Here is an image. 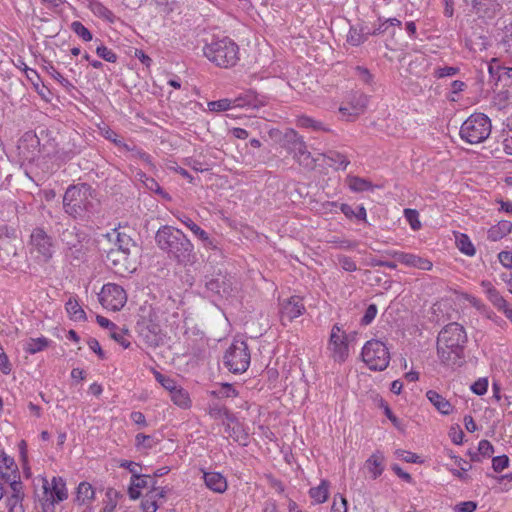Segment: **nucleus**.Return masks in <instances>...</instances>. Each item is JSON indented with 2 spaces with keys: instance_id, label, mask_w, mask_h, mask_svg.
Returning a JSON list of instances; mask_svg holds the SVG:
<instances>
[{
  "instance_id": "obj_1",
  "label": "nucleus",
  "mask_w": 512,
  "mask_h": 512,
  "mask_svg": "<svg viewBox=\"0 0 512 512\" xmlns=\"http://www.w3.org/2000/svg\"><path fill=\"white\" fill-rule=\"evenodd\" d=\"M155 242L167 258L178 265H193L197 261L194 245L180 229L170 225L161 226L155 234Z\"/></svg>"
},
{
  "instance_id": "obj_2",
  "label": "nucleus",
  "mask_w": 512,
  "mask_h": 512,
  "mask_svg": "<svg viewBox=\"0 0 512 512\" xmlns=\"http://www.w3.org/2000/svg\"><path fill=\"white\" fill-rule=\"evenodd\" d=\"M468 341L462 325L456 322L445 325L437 337V355L440 362L449 367L461 366Z\"/></svg>"
},
{
  "instance_id": "obj_3",
  "label": "nucleus",
  "mask_w": 512,
  "mask_h": 512,
  "mask_svg": "<svg viewBox=\"0 0 512 512\" xmlns=\"http://www.w3.org/2000/svg\"><path fill=\"white\" fill-rule=\"evenodd\" d=\"M95 190L87 183L70 185L63 196V209L73 219H84L95 210Z\"/></svg>"
},
{
  "instance_id": "obj_4",
  "label": "nucleus",
  "mask_w": 512,
  "mask_h": 512,
  "mask_svg": "<svg viewBox=\"0 0 512 512\" xmlns=\"http://www.w3.org/2000/svg\"><path fill=\"white\" fill-rule=\"evenodd\" d=\"M204 56L217 67L231 68L239 61V47L229 37L213 39L202 49Z\"/></svg>"
},
{
  "instance_id": "obj_5",
  "label": "nucleus",
  "mask_w": 512,
  "mask_h": 512,
  "mask_svg": "<svg viewBox=\"0 0 512 512\" xmlns=\"http://www.w3.org/2000/svg\"><path fill=\"white\" fill-rule=\"evenodd\" d=\"M490 118L483 113H473L461 125L460 137L469 144L484 142L491 134Z\"/></svg>"
},
{
  "instance_id": "obj_6",
  "label": "nucleus",
  "mask_w": 512,
  "mask_h": 512,
  "mask_svg": "<svg viewBox=\"0 0 512 512\" xmlns=\"http://www.w3.org/2000/svg\"><path fill=\"white\" fill-rule=\"evenodd\" d=\"M250 351L243 340H234L226 350L223 362L227 369L234 373H244L250 365Z\"/></svg>"
},
{
  "instance_id": "obj_7",
  "label": "nucleus",
  "mask_w": 512,
  "mask_h": 512,
  "mask_svg": "<svg viewBox=\"0 0 512 512\" xmlns=\"http://www.w3.org/2000/svg\"><path fill=\"white\" fill-rule=\"evenodd\" d=\"M283 146L293 159L301 166L313 169L315 167V159L307 149V145L302 136L295 130H288L284 134Z\"/></svg>"
},
{
  "instance_id": "obj_8",
  "label": "nucleus",
  "mask_w": 512,
  "mask_h": 512,
  "mask_svg": "<svg viewBox=\"0 0 512 512\" xmlns=\"http://www.w3.org/2000/svg\"><path fill=\"white\" fill-rule=\"evenodd\" d=\"M361 356L369 369L374 371L385 370L390 362L389 350L380 340L367 341L362 348Z\"/></svg>"
},
{
  "instance_id": "obj_9",
  "label": "nucleus",
  "mask_w": 512,
  "mask_h": 512,
  "mask_svg": "<svg viewBox=\"0 0 512 512\" xmlns=\"http://www.w3.org/2000/svg\"><path fill=\"white\" fill-rule=\"evenodd\" d=\"M31 253L36 252L37 258L43 262H48L54 253L53 238L46 233L43 228L33 229L30 235Z\"/></svg>"
},
{
  "instance_id": "obj_10",
  "label": "nucleus",
  "mask_w": 512,
  "mask_h": 512,
  "mask_svg": "<svg viewBox=\"0 0 512 512\" xmlns=\"http://www.w3.org/2000/svg\"><path fill=\"white\" fill-rule=\"evenodd\" d=\"M99 300L105 308L119 311L127 302V294L120 285L108 283L102 287Z\"/></svg>"
},
{
  "instance_id": "obj_11",
  "label": "nucleus",
  "mask_w": 512,
  "mask_h": 512,
  "mask_svg": "<svg viewBox=\"0 0 512 512\" xmlns=\"http://www.w3.org/2000/svg\"><path fill=\"white\" fill-rule=\"evenodd\" d=\"M59 237L66 247L68 256L76 260L83 259L85 255L82 245L84 234L76 226H70L64 229Z\"/></svg>"
},
{
  "instance_id": "obj_12",
  "label": "nucleus",
  "mask_w": 512,
  "mask_h": 512,
  "mask_svg": "<svg viewBox=\"0 0 512 512\" xmlns=\"http://www.w3.org/2000/svg\"><path fill=\"white\" fill-rule=\"evenodd\" d=\"M205 287L211 293L220 297H229L232 295L233 288V277L227 273L221 271L205 276Z\"/></svg>"
},
{
  "instance_id": "obj_13",
  "label": "nucleus",
  "mask_w": 512,
  "mask_h": 512,
  "mask_svg": "<svg viewBox=\"0 0 512 512\" xmlns=\"http://www.w3.org/2000/svg\"><path fill=\"white\" fill-rule=\"evenodd\" d=\"M328 349L332 351V356L335 361L344 362L348 357L349 348L347 335L338 324L332 326Z\"/></svg>"
},
{
  "instance_id": "obj_14",
  "label": "nucleus",
  "mask_w": 512,
  "mask_h": 512,
  "mask_svg": "<svg viewBox=\"0 0 512 512\" xmlns=\"http://www.w3.org/2000/svg\"><path fill=\"white\" fill-rule=\"evenodd\" d=\"M305 311L302 298L292 296L283 301L280 309V319L283 325L291 323L295 318L301 316Z\"/></svg>"
},
{
  "instance_id": "obj_15",
  "label": "nucleus",
  "mask_w": 512,
  "mask_h": 512,
  "mask_svg": "<svg viewBox=\"0 0 512 512\" xmlns=\"http://www.w3.org/2000/svg\"><path fill=\"white\" fill-rule=\"evenodd\" d=\"M43 490L45 496L57 503L66 500L68 497L66 482L62 477H53L51 485L46 478H43Z\"/></svg>"
},
{
  "instance_id": "obj_16",
  "label": "nucleus",
  "mask_w": 512,
  "mask_h": 512,
  "mask_svg": "<svg viewBox=\"0 0 512 512\" xmlns=\"http://www.w3.org/2000/svg\"><path fill=\"white\" fill-rule=\"evenodd\" d=\"M390 255L394 259H396L398 262H400L408 267H414V268H418L421 270H431L432 266H433L431 261H429L426 258L417 256L415 254L394 251V252L390 253Z\"/></svg>"
},
{
  "instance_id": "obj_17",
  "label": "nucleus",
  "mask_w": 512,
  "mask_h": 512,
  "mask_svg": "<svg viewBox=\"0 0 512 512\" xmlns=\"http://www.w3.org/2000/svg\"><path fill=\"white\" fill-rule=\"evenodd\" d=\"M368 99L365 95L359 94L354 95L352 100L350 101V106H341L339 108V112L343 117H346V120H354L357 118L367 107Z\"/></svg>"
},
{
  "instance_id": "obj_18",
  "label": "nucleus",
  "mask_w": 512,
  "mask_h": 512,
  "mask_svg": "<svg viewBox=\"0 0 512 512\" xmlns=\"http://www.w3.org/2000/svg\"><path fill=\"white\" fill-rule=\"evenodd\" d=\"M472 7L480 17L494 18L501 10L499 0H472Z\"/></svg>"
},
{
  "instance_id": "obj_19",
  "label": "nucleus",
  "mask_w": 512,
  "mask_h": 512,
  "mask_svg": "<svg viewBox=\"0 0 512 512\" xmlns=\"http://www.w3.org/2000/svg\"><path fill=\"white\" fill-rule=\"evenodd\" d=\"M178 219L188 229H190L197 238H199L203 242V245L206 248H216V245L214 244L213 240L209 237L208 233L205 230H203L200 226H198L191 218H189L186 215H181L178 217Z\"/></svg>"
},
{
  "instance_id": "obj_20",
  "label": "nucleus",
  "mask_w": 512,
  "mask_h": 512,
  "mask_svg": "<svg viewBox=\"0 0 512 512\" xmlns=\"http://www.w3.org/2000/svg\"><path fill=\"white\" fill-rule=\"evenodd\" d=\"M203 479L207 488L215 493H224L227 490V480L219 472H204Z\"/></svg>"
},
{
  "instance_id": "obj_21",
  "label": "nucleus",
  "mask_w": 512,
  "mask_h": 512,
  "mask_svg": "<svg viewBox=\"0 0 512 512\" xmlns=\"http://www.w3.org/2000/svg\"><path fill=\"white\" fill-rule=\"evenodd\" d=\"M115 232L117 234L115 242V245L118 248L117 251L126 257L131 253L132 249L137 247V243L131 235L126 233L125 230H121V227L119 229H115Z\"/></svg>"
},
{
  "instance_id": "obj_22",
  "label": "nucleus",
  "mask_w": 512,
  "mask_h": 512,
  "mask_svg": "<svg viewBox=\"0 0 512 512\" xmlns=\"http://www.w3.org/2000/svg\"><path fill=\"white\" fill-rule=\"evenodd\" d=\"M402 22L397 18H388L385 19L383 17H378V24L374 25L372 29L371 35L378 36L388 33L392 36L395 35V27H401Z\"/></svg>"
},
{
  "instance_id": "obj_23",
  "label": "nucleus",
  "mask_w": 512,
  "mask_h": 512,
  "mask_svg": "<svg viewBox=\"0 0 512 512\" xmlns=\"http://www.w3.org/2000/svg\"><path fill=\"white\" fill-rule=\"evenodd\" d=\"M87 7L96 17L101 18L110 24H113L118 20L115 14L98 0H87Z\"/></svg>"
},
{
  "instance_id": "obj_24",
  "label": "nucleus",
  "mask_w": 512,
  "mask_h": 512,
  "mask_svg": "<svg viewBox=\"0 0 512 512\" xmlns=\"http://www.w3.org/2000/svg\"><path fill=\"white\" fill-rule=\"evenodd\" d=\"M426 397L441 414L449 415L452 412L453 406L451 403L438 392L429 390Z\"/></svg>"
},
{
  "instance_id": "obj_25",
  "label": "nucleus",
  "mask_w": 512,
  "mask_h": 512,
  "mask_svg": "<svg viewBox=\"0 0 512 512\" xmlns=\"http://www.w3.org/2000/svg\"><path fill=\"white\" fill-rule=\"evenodd\" d=\"M384 455L380 451L373 453L365 462L366 468L372 474L373 479L379 477L384 470Z\"/></svg>"
},
{
  "instance_id": "obj_26",
  "label": "nucleus",
  "mask_w": 512,
  "mask_h": 512,
  "mask_svg": "<svg viewBox=\"0 0 512 512\" xmlns=\"http://www.w3.org/2000/svg\"><path fill=\"white\" fill-rule=\"evenodd\" d=\"M324 158L329 161V165L336 170H345L350 164L347 156L335 150H328L323 154Z\"/></svg>"
},
{
  "instance_id": "obj_27",
  "label": "nucleus",
  "mask_w": 512,
  "mask_h": 512,
  "mask_svg": "<svg viewBox=\"0 0 512 512\" xmlns=\"http://www.w3.org/2000/svg\"><path fill=\"white\" fill-rule=\"evenodd\" d=\"M242 106H244L242 98H236L234 100L224 98L208 102V109L212 112H223L229 110L232 107Z\"/></svg>"
},
{
  "instance_id": "obj_28",
  "label": "nucleus",
  "mask_w": 512,
  "mask_h": 512,
  "mask_svg": "<svg viewBox=\"0 0 512 512\" xmlns=\"http://www.w3.org/2000/svg\"><path fill=\"white\" fill-rule=\"evenodd\" d=\"M512 231V222L502 220L488 230V239L498 241Z\"/></svg>"
},
{
  "instance_id": "obj_29",
  "label": "nucleus",
  "mask_w": 512,
  "mask_h": 512,
  "mask_svg": "<svg viewBox=\"0 0 512 512\" xmlns=\"http://www.w3.org/2000/svg\"><path fill=\"white\" fill-rule=\"evenodd\" d=\"M170 396L173 403L180 408L186 409L189 408L191 405V400L189 397V394L186 390H184L181 387H178L177 385L174 387L173 390H170Z\"/></svg>"
},
{
  "instance_id": "obj_30",
  "label": "nucleus",
  "mask_w": 512,
  "mask_h": 512,
  "mask_svg": "<svg viewBox=\"0 0 512 512\" xmlns=\"http://www.w3.org/2000/svg\"><path fill=\"white\" fill-rule=\"evenodd\" d=\"M348 187L354 192H365L373 190L374 186L367 179L349 175L346 179Z\"/></svg>"
},
{
  "instance_id": "obj_31",
  "label": "nucleus",
  "mask_w": 512,
  "mask_h": 512,
  "mask_svg": "<svg viewBox=\"0 0 512 512\" xmlns=\"http://www.w3.org/2000/svg\"><path fill=\"white\" fill-rule=\"evenodd\" d=\"M309 495L317 504L324 503L329 495V482L322 480L320 485L309 490Z\"/></svg>"
},
{
  "instance_id": "obj_32",
  "label": "nucleus",
  "mask_w": 512,
  "mask_h": 512,
  "mask_svg": "<svg viewBox=\"0 0 512 512\" xmlns=\"http://www.w3.org/2000/svg\"><path fill=\"white\" fill-rule=\"evenodd\" d=\"M95 491L92 485L88 482H81L76 490V498L75 501L82 505L85 504L86 501L92 500L94 498Z\"/></svg>"
},
{
  "instance_id": "obj_33",
  "label": "nucleus",
  "mask_w": 512,
  "mask_h": 512,
  "mask_svg": "<svg viewBox=\"0 0 512 512\" xmlns=\"http://www.w3.org/2000/svg\"><path fill=\"white\" fill-rule=\"evenodd\" d=\"M66 311L70 315L71 319L75 321H85L86 313L79 305L78 301L74 298H70L65 304Z\"/></svg>"
},
{
  "instance_id": "obj_34",
  "label": "nucleus",
  "mask_w": 512,
  "mask_h": 512,
  "mask_svg": "<svg viewBox=\"0 0 512 512\" xmlns=\"http://www.w3.org/2000/svg\"><path fill=\"white\" fill-rule=\"evenodd\" d=\"M49 344V340L45 337L30 338L24 345L25 352L29 354H36L43 351Z\"/></svg>"
},
{
  "instance_id": "obj_35",
  "label": "nucleus",
  "mask_w": 512,
  "mask_h": 512,
  "mask_svg": "<svg viewBox=\"0 0 512 512\" xmlns=\"http://www.w3.org/2000/svg\"><path fill=\"white\" fill-rule=\"evenodd\" d=\"M296 125L298 127L312 129L314 131H320V130L326 131V132L329 131L328 128H325L323 126L322 122L316 121L313 118H311L309 116H305V115L299 116L296 119Z\"/></svg>"
},
{
  "instance_id": "obj_36",
  "label": "nucleus",
  "mask_w": 512,
  "mask_h": 512,
  "mask_svg": "<svg viewBox=\"0 0 512 512\" xmlns=\"http://www.w3.org/2000/svg\"><path fill=\"white\" fill-rule=\"evenodd\" d=\"M140 180L143 182L145 187L150 191L155 192L156 194L161 195L163 198L169 199V195L167 192L163 190V188L159 185V183L152 177L147 176L144 173H139Z\"/></svg>"
},
{
  "instance_id": "obj_37",
  "label": "nucleus",
  "mask_w": 512,
  "mask_h": 512,
  "mask_svg": "<svg viewBox=\"0 0 512 512\" xmlns=\"http://www.w3.org/2000/svg\"><path fill=\"white\" fill-rule=\"evenodd\" d=\"M455 459V462L460 469H452V474L458 477L460 480L468 482L470 480V476L467 474V471H469L472 468V465L462 458L455 457Z\"/></svg>"
},
{
  "instance_id": "obj_38",
  "label": "nucleus",
  "mask_w": 512,
  "mask_h": 512,
  "mask_svg": "<svg viewBox=\"0 0 512 512\" xmlns=\"http://www.w3.org/2000/svg\"><path fill=\"white\" fill-rule=\"evenodd\" d=\"M456 245L458 249L467 256H474L476 253L474 245L465 234H460L456 237Z\"/></svg>"
},
{
  "instance_id": "obj_39",
  "label": "nucleus",
  "mask_w": 512,
  "mask_h": 512,
  "mask_svg": "<svg viewBox=\"0 0 512 512\" xmlns=\"http://www.w3.org/2000/svg\"><path fill=\"white\" fill-rule=\"evenodd\" d=\"M45 69L53 79L58 81L61 86L65 88L66 91L70 92L71 90L75 89V86L68 79L63 77L62 74L52 64L46 66Z\"/></svg>"
},
{
  "instance_id": "obj_40",
  "label": "nucleus",
  "mask_w": 512,
  "mask_h": 512,
  "mask_svg": "<svg viewBox=\"0 0 512 512\" xmlns=\"http://www.w3.org/2000/svg\"><path fill=\"white\" fill-rule=\"evenodd\" d=\"M347 41L352 46H359L366 41V35L364 34V27L359 29L351 27L347 35Z\"/></svg>"
},
{
  "instance_id": "obj_41",
  "label": "nucleus",
  "mask_w": 512,
  "mask_h": 512,
  "mask_svg": "<svg viewBox=\"0 0 512 512\" xmlns=\"http://www.w3.org/2000/svg\"><path fill=\"white\" fill-rule=\"evenodd\" d=\"M70 28L83 41L88 42L93 39L92 33L80 21L72 22Z\"/></svg>"
},
{
  "instance_id": "obj_42",
  "label": "nucleus",
  "mask_w": 512,
  "mask_h": 512,
  "mask_svg": "<svg viewBox=\"0 0 512 512\" xmlns=\"http://www.w3.org/2000/svg\"><path fill=\"white\" fill-rule=\"evenodd\" d=\"M141 508L144 512H156L159 504L153 494L147 492L141 501Z\"/></svg>"
},
{
  "instance_id": "obj_43",
  "label": "nucleus",
  "mask_w": 512,
  "mask_h": 512,
  "mask_svg": "<svg viewBox=\"0 0 512 512\" xmlns=\"http://www.w3.org/2000/svg\"><path fill=\"white\" fill-rule=\"evenodd\" d=\"M110 336L113 340H115L118 344H120L124 349H128L131 345L130 340L128 339L127 330H118L115 329L110 333Z\"/></svg>"
},
{
  "instance_id": "obj_44",
  "label": "nucleus",
  "mask_w": 512,
  "mask_h": 512,
  "mask_svg": "<svg viewBox=\"0 0 512 512\" xmlns=\"http://www.w3.org/2000/svg\"><path fill=\"white\" fill-rule=\"evenodd\" d=\"M404 216L409 223L410 227L416 231L421 227V223L419 221V213L415 209L407 208L404 210Z\"/></svg>"
},
{
  "instance_id": "obj_45",
  "label": "nucleus",
  "mask_w": 512,
  "mask_h": 512,
  "mask_svg": "<svg viewBox=\"0 0 512 512\" xmlns=\"http://www.w3.org/2000/svg\"><path fill=\"white\" fill-rule=\"evenodd\" d=\"M96 54L103 60L110 63H115L118 59L117 55L111 49L102 44L97 46Z\"/></svg>"
},
{
  "instance_id": "obj_46",
  "label": "nucleus",
  "mask_w": 512,
  "mask_h": 512,
  "mask_svg": "<svg viewBox=\"0 0 512 512\" xmlns=\"http://www.w3.org/2000/svg\"><path fill=\"white\" fill-rule=\"evenodd\" d=\"M154 377L158 383L162 385L166 390H173L177 385L176 381L169 376H165L157 370H153Z\"/></svg>"
},
{
  "instance_id": "obj_47",
  "label": "nucleus",
  "mask_w": 512,
  "mask_h": 512,
  "mask_svg": "<svg viewBox=\"0 0 512 512\" xmlns=\"http://www.w3.org/2000/svg\"><path fill=\"white\" fill-rule=\"evenodd\" d=\"M6 484L10 485L12 491L11 495L20 496L24 498L23 485L22 482L20 481V476L18 474H14L13 476L11 475V480L8 481Z\"/></svg>"
},
{
  "instance_id": "obj_48",
  "label": "nucleus",
  "mask_w": 512,
  "mask_h": 512,
  "mask_svg": "<svg viewBox=\"0 0 512 512\" xmlns=\"http://www.w3.org/2000/svg\"><path fill=\"white\" fill-rule=\"evenodd\" d=\"M170 490L171 489L168 487H157L156 480H152L151 489L148 492L149 494H153V496H155V499L157 500L158 503H162Z\"/></svg>"
},
{
  "instance_id": "obj_49",
  "label": "nucleus",
  "mask_w": 512,
  "mask_h": 512,
  "mask_svg": "<svg viewBox=\"0 0 512 512\" xmlns=\"http://www.w3.org/2000/svg\"><path fill=\"white\" fill-rule=\"evenodd\" d=\"M487 298L489 301L498 309L502 310L506 305L508 304L507 301L501 296V294L496 290H490L489 294L487 295Z\"/></svg>"
},
{
  "instance_id": "obj_50",
  "label": "nucleus",
  "mask_w": 512,
  "mask_h": 512,
  "mask_svg": "<svg viewBox=\"0 0 512 512\" xmlns=\"http://www.w3.org/2000/svg\"><path fill=\"white\" fill-rule=\"evenodd\" d=\"M212 394L219 398H228V397L237 396V392H236L235 388L229 383L222 384L221 387L218 390L213 391Z\"/></svg>"
},
{
  "instance_id": "obj_51",
  "label": "nucleus",
  "mask_w": 512,
  "mask_h": 512,
  "mask_svg": "<svg viewBox=\"0 0 512 512\" xmlns=\"http://www.w3.org/2000/svg\"><path fill=\"white\" fill-rule=\"evenodd\" d=\"M460 69L458 67L453 66H445V67H438L434 70V77L441 79L444 77H450L458 74Z\"/></svg>"
},
{
  "instance_id": "obj_52",
  "label": "nucleus",
  "mask_w": 512,
  "mask_h": 512,
  "mask_svg": "<svg viewBox=\"0 0 512 512\" xmlns=\"http://www.w3.org/2000/svg\"><path fill=\"white\" fill-rule=\"evenodd\" d=\"M22 501H23L22 497L10 495L7 498L8 511L9 512H24Z\"/></svg>"
},
{
  "instance_id": "obj_53",
  "label": "nucleus",
  "mask_w": 512,
  "mask_h": 512,
  "mask_svg": "<svg viewBox=\"0 0 512 512\" xmlns=\"http://www.w3.org/2000/svg\"><path fill=\"white\" fill-rule=\"evenodd\" d=\"M9 240H17L16 229L3 226L0 228V241L1 245L4 246Z\"/></svg>"
},
{
  "instance_id": "obj_54",
  "label": "nucleus",
  "mask_w": 512,
  "mask_h": 512,
  "mask_svg": "<svg viewBox=\"0 0 512 512\" xmlns=\"http://www.w3.org/2000/svg\"><path fill=\"white\" fill-rule=\"evenodd\" d=\"M123 148L127 151H131L133 153V157L138 158L145 163L151 164V156L142 149H139L136 146L130 147L127 144H123Z\"/></svg>"
},
{
  "instance_id": "obj_55",
  "label": "nucleus",
  "mask_w": 512,
  "mask_h": 512,
  "mask_svg": "<svg viewBox=\"0 0 512 512\" xmlns=\"http://www.w3.org/2000/svg\"><path fill=\"white\" fill-rule=\"evenodd\" d=\"M397 458L407 462V463H420L419 456L410 451H406L403 449H398L395 452Z\"/></svg>"
},
{
  "instance_id": "obj_56",
  "label": "nucleus",
  "mask_w": 512,
  "mask_h": 512,
  "mask_svg": "<svg viewBox=\"0 0 512 512\" xmlns=\"http://www.w3.org/2000/svg\"><path fill=\"white\" fill-rule=\"evenodd\" d=\"M380 406L384 409V414L392 422V424L399 430H403L401 421L393 414L388 404L381 399Z\"/></svg>"
},
{
  "instance_id": "obj_57",
  "label": "nucleus",
  "mask_w": 512,
  "mask_h": 512,
  "mask_svg": "<svg viewBox=\"0 0 512 512\" xmlns=\"http://www.w3.org/2000/svg\"><path fill=\"white\" fill-rule=\"evenodd\" d=\"M377 312H378V309L375 304L368 305V307L366 308V311L361 319V324L366 326V325H369L370 323H372V321L375 319V317L377 315Z\"/></svg>"
},
{
  "instance_id": "obj_58",
  "label": "nucleus",
  "mask_w": 512,
  "mask_h": 512,
  "mask_svg": "<svg viewBox=\"0 0 512 512\" xmlns=\"http://www.w3.org/2000/svg\"><path fill=\"white\" fill-rule=\"evenodd\" d=\"M135 440H136V445L138 447L142 446L146 449H151L155 445L153 438L150 435H146L143 433L137 434L135 437Z\"/></svg>"
},
{
  "instance_id": "obj_59",
  "label": "nucleus",
  "mask_w": 512,
  "mask_h": 512,
  "mask_svg": "<svg viewBox=\"0 0 512 512\" xmlns=\"http://www.w3.org/2000/svg\"><path fill=\"white\" fill-rule=\"evenodd\" d=\"M509 458L506 455L494 457L492 460V467L495 472H501L508 467Z\"/></svg>"
},
{
  "instance_id": "obj_60",
  "label": "nucleus",
  "mask_w": 512,
  "mask_h": 512,
  "mask_svg": "<svg viewBox=\"0 0 512 512\" xmlns=\"http://www.w3.org/2000/svg\"><path fill=\"white\" fill-rule=\"evenodd\" d=\"M488 388V380L486 378H481L474 382L471 386V390L476 395H484L487 392Z\"/></svg>"
},
{
  "instance_id": "obj_61",
  "label": "nucleus",
  "mask_w": 512,
  "mask_h": 512,
  "mask_svg": "<svg viewBox=\"0 0 512 512\" xmlns=\"http://www.w3.org/2000/svg\"><path fill=\"white\" fill-rule=\"evenodd\" d=\"M477 449L482 457H491L494 453V448L488 440H481Z\"/></svg>"
},
{
  "instance_id": "obj_62",
  "label": "nucleus",
  "mask_w": 512,
  "mask_h": 512,
  "mask_svg": "<svg viewBox=\"0 0 512 512\" xmlns=\"http://www.w3.org/2000/svg\"><path fill=\"white\" fill-rule=\"evenodd\" d=\"M338 261L342 269H344L347 272H354L357 270V265L351 257L343 255L338 258Z\"/></svg>"
},
{
  "instance_id": "obj_63",
  "label": "nucleus",
  "mask_w": 512,
  "mask_h": 512,
  "mask_svg": "<svg viewBox=\"0 0 512 512\" xmlns=\"http://www.w3.org/2000/svg\"><path fill=\"white\" fill-rule=\"evenodd\" d=\"M356 74L359 77L361 81H363L366 84H371L373 82V76L370 73V71L363 66H357L355 68Z\"/></svg>"
},
{
  "instance_id": "obj_64",
  "label": "nucleus",
  "mask_w": 512,
  "mask_h": 512,
  "mask_svg": "<svg viewBox=\"0 0 512 512\" xmlns=\"http://www.w3.org/2000/svg\"><path fill=\"white\" fill-rule=\"evenodd\" d=\"M477 508V503L474 501H465L455 506L456 512H474Z\"/></svg>"
}]
</instances>
